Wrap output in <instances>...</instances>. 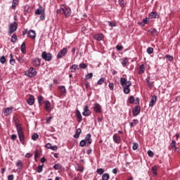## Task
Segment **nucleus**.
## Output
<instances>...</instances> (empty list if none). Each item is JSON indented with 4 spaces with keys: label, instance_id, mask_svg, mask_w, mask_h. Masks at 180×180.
<instances>
[{
    "label": "nucleus",
    "instance_id": "nucleus-1",
    "mask_svg": "<svg viewBox=\"0 0 180 180\" xmlns=\"http://www.w3.org/2000/svg\"><path fill=\"white\" fill-rule=\"evenodd\" d=\"M120 85L123 86L124 94H130V86H131V82L127 81L126 78L122 77L120 80Z\"/></svg>",
    "mask_w": 180,
    "mask_h": 180
},
{
    "label": "nucleus",
    "instance_id": "nucleus-2",
    "mask_svg": "<svg viewBox=\"0 0 180 180\" xmlns=\"http://www.w3.org/2000/svg\"><path fill=\"white\" fill-rule=\"evenodd\" d=\"M15 127L20 142L21 143V144H25V134H23L22 125H20V124H18V122H15Z\"/></svg>",
    "mask_w": 180,
    "mask_h": 180
},
{
    "label": "nucleus",
    "instance_id": "nucleus-3",
    "mask_svg": "<svg viewBox=\"0 0 180 180\" xmlns=\"http://www.w3.org/2000/svg\"><path fill=\"white\" fill-rule=\"evenodd\" d=\"M35 15H41L39 17L40 20H44V19L46 18V13L41 6H40L39 8L35 11Z\"/></svg>",
    "mask_w": 180,
    "mask_h": 180
},
{
    "label": "nucleus",
    "instance_id": "nucleus-4",
    "mask_svg": "<svg viewBox=\"0 0 180 180\" xmlns=\"http://www.w3.org/2000/svg\"><path fill=\"white\" fill-rule=\"evenodd\" d=\"M25 74L27 77L33 78V77H36L37 75V71H36L34 68H30L29 70L25 71Z\"/></svg>",
    "mask_w": 180,
    "mask_h": 180
},
{
    "label": "nucleus",
    "instance_id": "nucleus-5",
    "mask_svg": "<svg viewBox=\"0 0 180 180\" xmlns=\"http://www.w3.org/2000/svg\"><path fill=\"white\" fill-rule=\"evenodd\" d=\"M41 56L45 61H51V60H53V56L50 53L46 51H43Z\"/></svg>",
    "mask_w": 180,
    "mask_h": 180
},
{
    "label": "nucleus",
    "instance_id": "nucleus-6",
    "mask_svg": "<svg viewBox=\"0 0 180 180\" xmlns=\"http://www.w3.org/2000/svg\"><path fill=\"white\" fill-rule=\"evenodd\" d=\"M17 30H18V23H16V22L11 23L9 25L8 34H11V33H15V32H16Z\"/></svg>",
    "mask_w": 180,
    "mask_h": 180
},
{
    "label": "nucleus",
    "instance_id": "nucleus-7",
    "mask_svg": "<svg viewBox=\"0 0 180 180\" xmlns=\"http://www.w3.org/2000/svg\"><path fill=\"white\" fill-rule=\"evenodd\" d=\"M60 11L66 16H70L71 15V8H70L68 7H65L64 6H61Z\"/></svg>",
    "mask_w": 180,
    "mask_h": 180
},
{
    "label": "nucleus",
    "instance_id": "nucleus-8",
    "mask_svg": "<svg viewBox=\"0 0 180 180\" xmlns=\"http://www.w3.org/2000/svg\"><path fill=\"white\" fill-rule=\"evenodd\" d=\"M141 112V108L140 105H136L132 109L133 116H139Z\"/></svg>",
    "mask_w": 180,
    "mask_h": 180
},
{
    "label": "nucleus",
    "instance_id": "nucleus-9",
    "mask_svg": "<svg viewBox=\"0 0 180 180\" xmlns=\"http://www.w3.org/2000/svg\"><path fill=\"white\" fill-rule=\"evenodd\" d=\"M68 53V49L67 48H63L60 50L57 55V58H62V57H65V54Z\"/></svg>",
    "mask_w": 180,
    "mask_h": 180
},
{
    "label": "nucleus",
    "instance_id": "nucleus-10",
    "mask_svg": "<svg viewBox=\"0 0 180 180\" xmlns=\"http://www.w3.org/2000/svg\"><path fill=\"white\" fill-rule=\"evenodd\" d=\"M93 109L96 113H102V106L98 103L94 104Z\"/></svg>",
    "mask_w": 180,
    "mask_h": 180
},
{
    "label": "nucleus",
    "instance_id": "nucleus-11",
    "mask_svg": "<svg viewBox=\"0 0 180 180\" xmlns=\"http://www.w3.org/2000/svg\"><path fill=\"white\" fill-rule=\"evenodd\" d=\"M32 63L34 67H40V64H41V60L39 58H35L32 60Z\"/></svg>",
    "mask_w": 180,
    "mask_h": 180
},
{
    "label": "nucleus",
    "instance_id": "nucleus-12",
    "mask_svg": "<svg viewBox=\"0 0 180 180\" xmlns=\"http://www.w3.org/2000/svg\"><path fill=\"white\" fill-rule=\"evenodd\" d=\"M91 134H88L85 137V141L86 143V147H89L90 144H92V139L91 138Z\"/></svg>",
    "mask_w": 180,
    "mask_h": 180
},
{
    "label": "nucleus",
    "instance_id": "nucleus-13",
    "mask_svg": "<svg viewBox=\"0 0 180 180\" xmlns=\"http://www.w3.org/2000/svg\"><path fill=\"white\" fill-rule=\"evenodd\" d=\"M91 112L89 110V107H88V105H85L82 112L83 116H91Z\"/></svg>",
    "mask_w": 180,
    "mask_h": 180
},
{
    "label": "nucleus",
    "instance_id": "nucleus-14",
    "mask_svg": "<svg viewBox=\"0 0 180 180\" xmlns=\"http://www.w3.org/2000/svg\"><path fill=\"white\" fill-rule=\"evenodd\" d=\"M155 102H157V96L153 95L151 97L150 101L149 103V107L153 108L155 105Z\"/></svg>",
    "mask_w": 180,
    "mask_h": 180
},
{
    "label": "nucleus",
    "instance_id": "nucleus-15",
    "mask_svg": "<svg viewBox=\"0 0 180 180\" xmlns=\"http://www.w3.org/2000/svg\"><path fill=\"white\" fill-rule=\"evenodd\" d=\"M27 36L30 39H36V32L33 30H30L27 32Z\"/></svg>",
    "mask_w": 180,
    "mask_h": 180
},
{
    "label": "nucleus",
    "instance_id": "nucleus-16",
    "mask_svg": "<svg viewBox=\"0 0 180 180\" xmlns=\"http://www.w3.org/2000/svg\"><path fill=\"white\" fill-rule=\"evenodd\" d=\"M113 141L117 143V144H120L122 139H120V136L117 135V134H115L112 136Z\"/></svg>",
    "mask_w": 180,
    "mask_h": 180
},
{
    "label": "nucleus",
    "instance_id": "nucleus-17",
    "mask_svg": "<svg viewBox=\"0 0 180 180\" xmlns=\"http://www.w3.org/2000/svg\"><path fill=\"white\" fill-rule=\"evenodd\" d=\"M27 103L30 105V106L34 105V96L33 95H31L30 98L27 100Z\"/></svg>",
    "mask_w": 180,
    "mask_h": 180
},
{
    "label": "nucleus",
    "instance_id": "nucleus-18",
    "mask_svg": "<svg viewBox=\"0 0 180 180\" xmlns=\"http://www.w3.org/2000/svg\"><path fill=\"white\" fill-rule=\"evenodd\" d=\"M12 110H13V107L7 108L4 110V115L9 116L12 113Z\"/></svg>",
    "mask_w": 180,
    "mask_h": 180
},
{
    "label": "nucleus",
    "instance_id": "nucleus-19",
    "mask_svg": "<svg viewBox=\"0 0 180 180\" xmlns=\"http://www.w3.org/2000/svg\"><path fill=\"white\" fill-rule=\"evenodd\" d=\"M45 109L48 112H50L51 110V103H50V101H45Z\"/></svg>",
    "mask_w": 180,
    "mask_h": 180
},
{
    "label": "nucleus",
    "instance_id": "nucleus-20",
    "mask_svg": "<svg viewBox=\"0 0 180 180\" xmlns=\"http://www.w3.org/2000/svg\"><path fill=\"white\" fill-rule=\"evenodd\" d=\"M58 89L60 91L61 95H65V94H67V89H65V86H59Z\"/></svg>",
    "mask_w": 180,
    "mask_h": 180
},
{
    "label": "nucleus",
    "instance_id": "nucleus-21",
    "mask_svg": "<svg viewBox=\"0 0 180 180\" xmlns=\"http://www.w3.org/2000/svg\"><path fill=\"white\" fill-rule=\"evenodd\" d=\"M144 71H146V66L142 64L139 67V74H144Z\"/></svg>",
    "mask_w": 180,
    "mask_h": 180
},
{
    "label": "nucleus",
    "instance_id": "nucleus-22",
    "mask_svg": "<svg viewBox=\"0 0 180 180\" xmlns=\"http://www.w3.org/2000/svg\"><path fill=\"white\" fill-rule=\"evenodd\" d=\"M20 51L22 54H26V44L25 42H22L20 46Z\"/></svg>",
    "mask_w": 180,
    "mask_h": 180
},
{
    "label": "nucleus",
    "instance_id": "nucleus-23",
    "mask_svg": "<svg viewBox=\"0 0 180 180\" xmlns=\"http://www.w3.org/2000/svg\"><path fill=\"white\" fill-rule=\"evenodd\" d=\"M81 133H82V130H81V129H77L75 131V134L74 135V138L75 139H79V136L81 134Z\"/></svg>",
    "mask_w": 180,
    "mask_h": 180
},
{
    "label": "nucleus",
    "instance_id": "nucleus-24",
    "mask_svg": "<svg viewBox=\"0 0 180 180\" xmlns=\"http://www.w3.org/2000/svg\"><path fill=\"white\" fill-rule=\"evenodd\" d=\"M19 5V0H13L11 9H16V6Z\"/></svg>",
    "mask_w": 180,
    "mask_h": 180
},
{
    "label": "nucleus",
    "instance_id": "nucleus-25",
    "mask_svg": "<svg viewBox=\"0 0 180 180\" xmlns=\"http://www.w3.org/2000/svg\"><path fill=\"white\" fill-rule=\"evenodd\" d=\"M30 12H31L30 6H29V5L24 6L25 15H27V13H30Z\"/></svg>",
    "mask_w": 180,
    "mask_h": 180
},
{
    "label": "nucleus",
    "instance_id": "nucleus-26",
    "mask_svg": "<svg viewBox=\"0 0 180 180\" xmlns=\"http://www.w3.org/2000/svg\"><path fill=\"white\" fill-rule=\"evenodd\" d=\"M127 63H129V59H127V58H123L121 59V64L123 67H126V65H127Z\"/></svg>",
    "mask_w": 180,
    "mask_h": 180
},
{
    "label": "nucleus",
    "instance_id": "nucleus-27",
    "mask_svg": "<svg viewBox=\"0 0 180 180\" xmlns=\"http://www.w3.org/2000/svg\"><path fill=\"white\" fill-rule=\"evenodd\" d=\"M103 39V34H97L94 36V39L98 40V41H101Z\"/></svg>",
    "mask_w": 180,
    "mask_h": 180
},
{
    "label": "nucleus",
    "instance_id": "nucleus-28",
    "mask_svg": "<svg viewBox=\"0 0 180 180\" xmlns=\"http://www.w3.org/2000/svg\"><path fill=\"white\" fill-rule=\"evenodd\" d=\"M76 116L78 119V122H82V115L78 110H76Z\"/></svg>",
    "mask_w": 180,
    "mask_h": 180
},
{
    "label": "nucleus",
    "instance_id": "nucleus-29",
    "mask_svg": "<svg viewBox=\"0 0 180 180\" xmlns=\"http://www.w3.org/2000/svg\"><path fill=\"white\" fill-rule=\"evenodd\" d=\"M146 83L149 88H150V89L153 88V84H154V82L150 81V77H148L146 78Z\"/></svg>",
    "mask_w": 180,
    "mask_h": 180
},
{
    "label": "nucleus",
    "instance_id": "nucleus-30",
    "mask_svg": "<svg viewBox=\"0 0 180 180\" xmlns=\"http://www.w3.org/2000/svg\"><path fill=\"white\" fill-rule=\"evenodd\" d=\"M149 32L151 33L153 36H157L158 34V31H157L155 28H151L150 30H149Z\"/></svg>",
    "mask_w": 180,
    "mask_h": 180
},
{
    "label": "nucleus",
    "instance_id": "nucleus-31",
    "mask_svg": "<svg viewBox=\"0 0 180 180\" xmlns=\"http://www.w3.org/2000/svg\"><path fill=\"white\" fill-rule=\"evenodd\" d=\"M150 16L152 19H158L159 17L158 14L155 12H151Z\"/></svg>",
    "mask_w": 180,
    "mask_h": 180
},
{
    "label": "nucleus",
    "instance_id": "nucleus-32",
    "mask_svg": "<svg viewBox=\"0 0 180 180\" xmlns=\"http://www.w3.org/2000/svg\"><path fill=\"white\" fill-rule=\"evenodd\" d=\"M149 22H150V20H148V18H146L142 20V22H140V25H141V26H144V25H147Z\"/></svg>",
    "mask_w": 180,
    "mask_h": 180
},
{
    "label": "nucleus",
    "instance_id": "nucleus-33",
    "mask_svg": "<svg viewBox=\"0 0 180 180\" xmlns=\"http://www.w3.org/2000/svg\"><path fill=\"white\" fill-rule=\"evenodd\" d=\"M16 166L19 167V169H22L23 168V163H22L21 160H18L16 162Z\"/></svg>",
    "mask_w": 180,
    "mask_h": 180
},
{
    "label": "nucleus",
    "instance_id": "nucleus-34",
    "mask_svg": "<svg viewBox=\"0 0 180 180\" xmlns=\"http://www.w3.org/2000/svg\"><path fill=\"white\" fill-rule=\"evenodd\" d=\"M109 178H110V176L108 173H104L102 175V179L103 180H109Z\"/></svg>",
    "mask_w": 180,
    "mask_h": 180
},
{
    "label": "nucleus",
    "instance_id": "nucleus-35",
    "mask_svg": "<svg viewBox=\"0 0 180 180\" xmlns=\"http://www.w3.org/2000/svg\"><path fill=\"white\" fill-rule=\"evenodd\" d=\"M10 57H11V59H10V64H11V65H15V63L16 62L15 61V59H13V55L11 53V54L10 55Z\"/></svg>",
    "mask_w": 180,
    "mask_h": 180
},
{
    "label": "nucleus",
    "instance_id": "nucleus-36",
    "mask_svg": "<svg viewBox=\"0 0 180 180\" xmlns=\"http://www.w3.org/2000/svg\"><path fill=\"white\" fill-rule=\"evenodd\" d=\"M170 146L172 147V148H174V150H177L178 148H176V142L173 140L172 141L171 143H170Z\"/></svg>",
    "mask_w": 180,
    "mask_h": 180
},
{
    "label": "nucleus",
    "instance_id": "nucleus-37",
    "mask_svg": "<svg viewBox=\"0 0 180 180\" xmlns=\"http://www.w3.org/2000/svg\"><path fill=\"white\" fill-rule=\"evenodd\" d=\"M16 40H18V37L13 34L11 37V43H16Z\"/></svg>",
    "mask_w": 180,
    "mask_h": 180
},
{
    "label": "nucleus",
    "instance_id": "nucleus-38",
    "mask_svg": "<svg viewBox=\"0 0 180 180\" xmlns=\"http://www.w3.org/2000/svg\"><path fill=\"white\" fill-rule=\"evenodd\" d=\"M86 144H88V142L85 141V139L82 140L79 143V146L80 147H85V146H86Z\"/></svg>",
    "mask_w": 180,
    "mask_h": 180
},
{
    "label": "nucleus",
    "instance_id": "nucleus-39",
    "mask_svg": "<svg viewBox=\"0 0 180 180\" xmlns=\"http://www.w3.org/2000/svg\"><path fill=\"white\" fill-rule=\"evenodd\" d=\"M70 68L71 72H75L76 70L78 68V65H72Z\"/></svg>",
    "mask_w": 180,
    "mask_h": 180
},
{
    "label": "nucleus",
    "instance_id": "nucleus-40",
    "mask_svg": "<svg viewBox=\"0 0 180 180\" xmlns=\"http://www.w3.org/2000/svg\"><path fill=\"white\" fill-rule=\"evenodd\" d=\"M37 139H39V134H37V133L33 134V135L32 136V140H33L34 141H36Z\"/></svg>",
    "mask_w": 180,
    "mask_h": 180
},
{
    "label": "nucleus",
    "instance_id": "nucleus-41",
    "mask_svg": "<svg viewBox=\"0 0 180 180\" xmlns=\"http://www.w3.org/2000/svg\"><path fill=\"white\" fill-rule=\"evenodd\" d=\"M43 167H44V165H39L37 167V172H41L43 171Z\"/></svg>",
    "mask_w": 180,
    "mask_h": 180
},
{
    "label": "nucleus",
    "instance_id": "nucleus-42",
    "mask_svg": "<svg viewBox=\"0 0 180 180\" xmlns=\"http://www.w3.org/2000/svg\"><path fill=\"white\" fill-rule=\"evenodd\" d=\"M92 77H94V74L92 72L88 73L85 76V79H91V78H92Z\"/></svg>",
    "mask_w": 180,
    "mask_h": 180
},
{
    "label": "nucleus",
    "instance_id": "nucleus-43",
    "mask_svg": "<svg viewBox=\"0 0 180 180\" xmlns=\"http://www.w3.org/2000/svg\"><path fill=\"white\" fill-rule=\"evenodd\" d=\"M128 101H129L130 104H133V103L135 102L134 96H130Z\"/></svg>",
    "mask_w": 180,
    "mask_h": 180
},
{
    "label": "nucleus",
    "instance_id": "nucleus-44",
    "mask_svg": "<svg viewBox=\"0 0 180 180\" xmlns=\"http://www.w3.org/2000/svg\"><path fill=\"white\" fill-rule=\"evenodd\" d=\"M105 82V77H101L98 82L97 84L98 85H102Z\"/></svg>",
    "mask_w": 180,
    "mask_h": 180
},
{
    "label": "nucleus",
    "instance_id": "nucleus-45",
    "mask_svg": "<svg viewBox=\"0 0 180 180\" xmlns=\"http://www.w3.org/2000/svg\"><path fill=\"white\" fill-rule=\"evenodd\" d=\"M153 51L154 49H153L152 47H149L146 50V53H148V54H153Z\"/></svg>",
    "mask_w": 180,
    "mask_h": 180
},
{
    "label": "nucleus",
    "instance_id": "nucleus-46",
    "mask_svg": "<svg viewBox=\"0 0 180 180\" xmlns=\"http://www.w3.org/2000/svg\"><path fill=\"white\" fill-rule=\"evenodd\" d=\"M0 63L1 64H5V63H6V58H5V56H2L1 58H0Z\"/></svg>",
    "mask_w": 180,
    "mask_h": 180
},
{
    "label": "nucleus",
    "instance_id": "nucleus-47",
    "mask_svg": "<svg viewBox=\"0 0 180 180\" xmlns=\"http://www.w3.org/2000/svg\"><path fill=\"white\" fill-rule=\"evenodd\" d=\"M151 171H152L153 175H157V166H153L151 168Z\"/></svg>",
    "mask_w": 180,
    "mask_h": 180
},
{
    "label": "nucleus",
    "instance_id": "nucleus-48",
    "mask_svg": "<svg viewBox=\"0 0 180 180\" xmlns=\"http://www.w3.org/2000/svg\"><path fill=\"white\" fill-rule=\"evenodd\" d=\"M97 174H99V175H102L103 172H105V169L102 168H99L96 170Z\"/></svg>",
    "mask_w": 180,
    "mask_h": 180
},
{
    "label": "nucleus",
    "instance_id": "nucleus-49",
    "mask_svg": "<svg viewBox=\"0 0 180 180\" xmlns=\"http://www.w3.org/2000/svg\"><path fill=\"white\" fill-rule=\"evenodd\" d=\"M44 101V97H43V96H38V103L39 105H41V101Z\"/></svg>",
    "mask_w": 180,
    "mask_h": 180
},
{
    "label": "nucleus",
    "instance_id": "nucleus-50",
    "mask_svg": "<svg viewBox=\"0 0 180 180\" xmlns=\"http://www.w3.org/2000/svg\"><path fill=\"white\" fill-rule=\"evenodd\" d=\"M79 68H81L82 70H85V68H86V64H85L84 63H80L79 65Z\"/></svg>",
    "mask_w": 180,
    "mask_h": 180
},
{
    "label": "nucleus",
    "instance_id": "nucleus-51",
    "mask_svg": "<svg viewBox=\"0 0 180 180\" xmlns=\"http://www.w3.org/2000/svg\"><path fill=\"white\" fill-rule=\"evenodd\" d=\"M165 58H167V60H168V61H172V60H174V57L170 55H166Z\"/></svg>",
    "mask_w": 180,
    "mask_h": 180
},
{
    "label": "nucleus",
    "instance_id": "nucleus-52",
    "mask_svg": "<svg viewBox=\"0 0 180 180\" xmlns=\"http://www.w3.org/2000/svg\"><path fill=\"white\" fill-rule=\"evenodd\" d=\"M137 148H139V143H134L133 146H132V149L136 150H137Z\"/></svg>",
    "mask_w": 180,
    "mask_h": 180
},
{
    "label": "nucleus",
    "instance_id": "nucleus-53",
    "mask_svg": "<svg viewBox=\"0 0 180 180\" xmlns=\"http://www.w3.org/2000/svg\"><path fill=\"white\" fill-rule=\"evenodd\" d=\"M116 49L117 50V51H122V50H123V46L117 45Z\"/></svg>",
    "mask_w": 180,
    "mask_h": 180
},
{
    "label": "nucleus",
    "instance_id": "nucleus-54",
    "mask_svg": "<svg viewBox=\"0 0 180 180\" xmlns=\"http://www.w3.org/2000/svg\"><path fill=\"white\" fill-rule=\"evenodd\" d=\"M84 85L86 89H91V86L89 85V82H85Z\"/></svg>",
    "mask_w": 180,
    "mask_h": 180
},
{
    "label": "nucleus",
    "instance_id": "nucleus-55",
    "mask_svg": "<svg viewBox=\"0 0 180 180\" xmlns=\"http://www.w3.org/2000/svg\"><path fill=\"white\" fill-rule=\"evenodd\" d=\"M60 167H61V165H60V164H56L53 165V168L56 170L60 169Z\"/></svg>",
    "mask_w": 180,
    "mask_h": 180
},
{
    "label": "nucleus",
    "instance_id": "nucleus-56",
    "mask_svg": "<svg viewBox=\"0 0 180 180\" xmlns=\"http://www.w3.org/2000/svg\"><path fill=\"white\" fill-rule=\"evenodd\" d=\"M108 25L109 26H110L111 27H115V26H116V23L112 22V21H108Z\"/></svg>",
    "mask_w": 180,
    "mask_h": 180
},
{
    "label": "nucleus",
    "instance_id": "nucleus-57",
    "mask_svg": "<svg viewBox=\"0 0 180 180\" xmlns=\"http://www.w3.org/2000/svg\"><path fill=\"white\" fill-rule=\"evenodd\" d=\"M18 60L20 63V64L25 63V59H23V57H18Z\"/></svg>",
    "mask_w": 180,
    "mask_h": 180
},
{
    "label": "nucleus",
    "instance_id": "nucleus-58",
    "mask_svg": "<svg viewBox=\"0 0 180 180\" xmlns=\"http://www.w3.org/2000/svg\"><path fill=\"white\" fill-rule=\"evenodd\" d=\"M148 157H154V153L151 150H148Z\"/></svg>",
    "mask_w": 180,
    "mask_h": 180
},
{
    "label": "nucleus",
    "instance_id": "nucleus-59",
    "mask_svg": "<svg viewBox=\"0 0 180 180\" xmlns=\"http://www.w3.org/2000/svg\"><path fill=\"white\" fill-rule=\"evenodd\" d=\"M109 88H110V91H113V89L115 88V84L113 83H110Z\"/></svg>",
    "mask_w": 180,
    "mask_h": 180
},
{
    "label": "nucleus",
    "instance_id": "nucleus-60",
    "mask_svg": "<svg viewBox=\"0 0 180 180\" xmlns=\"http://www.w3.org/2000/svg\"><path fill=\"white\" fill-rule=\"evenodd\" d=\"M51 143H46V145H45V147H46V148H48L49 150H51Z\"/></svg>",
    "mask_w": 180,
    "mask_h": 180
},
{
    "label": "nucleus",
    "instance_id": "nucleus-61",
    "mask_svg": "<svg viewBox=\"0 0 180 180\" xmlns=\"http://www.w3.org/2000/svg\"><path fill=\"white\" fill-rule=\"evenodd\" d=\"M58 148L57 146H51V150H52V151H57Z\"/></svg>",
    "mask_w": 180,
    "mask_h": 180
},
{
    "label": "nucleus",
    "instance_id": "nucleus-62",
    "mask_svg": "<svg viewBox=\"0 0 180 180\" xmlns=\"http://www.w3.org/2000/svg\"><path fill=\"white\" fill-rule=\"evenodd\" d=\"M11 140H16V139H18V136L16 134H12L11 136Z\"/></svg>",
    "mask_w": 180,
    "mask_h": 180
},
{
    "label": "nucleus",
    "instance_id": "nucleus-63",
    "mask_svg": "<svg viewBox=\"0 0 180 180\" xmlns=\"http://www.w3.org/2000/svg\"><path fill=\"white\" fill-rule=\"evenodd\" d=\"M119 4L120 6L122 7L124 6V0H119Z\"/></svg>",
    "mask_w": 180,
    "mask_h": 180
},
{
    "label": "nucleus",
    "instance_id": "nucleus-64",
    "mask_svg": "<svg viewBox=\"0 0 180 180\" xmlns=\"http://www.w3.org/2000/svg\"><path fill=\"white\" fill-rule=\"evenodd\" d=\"M8 180H13V174L8 175Z\"/></svg>",
    "mask_w": 180,
    "mask_h": 180
}]
</instances>
